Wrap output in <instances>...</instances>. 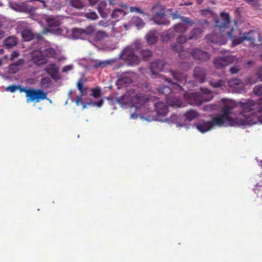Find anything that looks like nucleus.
<instances>
[{
    "instance_id": "obj_1",
    "label": "nucleus",
    "mask_w": 262,
    "mask_h": 262,
    "mask_svg": "<svg viewBox=\"0 0 262 262\" xmlns=\"http://www.w3.org/2000/svg\"><path fill=\"white\" fill-rule=\"evenodd\" d=\"M238 105L242 108V111L239 112L238 118H242L246 119L249 118L250 119L256 118L257 120L252 124H246V125H253L260 122L262 123V115L258 116L257 113H262V106L258 105L253 100L249 99L246 102H243L239 101Z\"/></svg>"
},
{
    "instance_id": "obj_2",
    "label": "nucleus",
    "mask_w": 262,
    "mask_h": 262,
    "mask_svg": "<svg viewBox=\"0 0 262 262\" xmlns=\"http://www.w3.org/2000/svg\"><path fill=\"white\" fill-rule=\"evenodd\" d=\"M230 23V19L229 17V14L226 12H222L221 13V18H216L215 20V26L217 28L218 31L221 32L225 31V29L228 28V25ZM216 29H215L216 30ZM206 39L208 41H210L213 43H219L220 45H223L225 43L223 35L221 33H216L215 32H212L211 33L208 34L206 36Z\"/></svg>"
},
{
    "instance_id": "obj_3",
    "label": "nucleus",
    "mask_w": 262,
    "mask_h": 262,
    "mask_svg": "<svg viewBox=\"0 0 262 262\" xmlns=\"http://www.w3.org/2000/svg\"><path fill=\"white\" fill-rule=\"evenodd\" d=\"M226 33L230 37L232 41V44L234 46L240 44L244 40H248L251 42V45L254 46H255L254 41L256 35H258L257 33L253 31L242 35L241 31L234 30L233 28L230 31H227Z\"/></svg>"
},
{
    "instance_id": "obj_4",
    "label": "nucleus",
    "mask_w": 262,
    "mask_h": 262,
    "mask_svg": "<svg viewBox=\"0 0 262 262\" xmlns=\"http://www.w3.org/2000/svg\"><path fill=\"white\" fill-rule=\"evenodd\" d=\"M234 107L233 106L225 105L222 110L223 113L222 115L227 119L228 124L229 125H245L246 124L254 123L257 120V119L255 117L251 119L249 118L244 119L242 118H238V117L235 119L232 118L230 115L232 114Z\"/></svg>"
},
{
    "instance_id": "obj_5",
    "label": "nucleus",
    "mask_w": 262,
    "mask_h": 262,
    "mask_svg": "<svg viewBox=\"0 0 262 262\" xmlns=\"http://www.w3.org/2000/svg\"><path fill=\"white\" fill-rule=\"evenodd\" d=\"M187 98L189 104L200 105L203 102L210 101L212 96L209 90L201 88V92L188 94Z\"/></svg>"
},
{
    "instance_id": "obj_6",
    "label": "nucleus",
    "mask_w": 262,
    "mask_h": 262,
    "mask_svg": "<svg viewBox=\"0 0 262 262\" xmlns=\"http://www.w3.org/2000/svg\"><path fill=\"white\" fill-rule=\"evenodd\" d=\"M153 14L152 19L156 24L168 25L170 21L166 17L165 7L159 4L155 5L152 8Z\"/></svg>"
},
{
    "instance_id": "obj_7",
    "label": "nucleus",
    "mask_w": 262,
    "mask_h": 262,
    "mask_svg": "<svg viewBox=\"0 0 262 262\" xmlns=\"http://www.w3.org/2000/svg\"><path fill=\"white\" fill-rule=\"evenodd\" d=\"M170 73L175 82L172 83L171 80L165 77L164 76H162L161 78H162L164 81L168 82L169 83H171V85L172 86V88L178 87L180 89H182V87L180 84H184L187 82V76L185 73L174 71H170Z\"/></svg>"
},
{
    "instance_id": "obj_8",
    "label": "nucleus",
    "mask_w": 262,
    "mask_h": 262,
    "mask_svg": "<svg viewBox=\"0 0 262 262\" xmlns=\"http://www.w3.org/2000/svg\"><path fill=\"white\" fill-rule=\"evenodd\" d=\"M47 94L43 90L36 89H29L28 91L26 102L29 103L31 102H39L47 99Z\"/></svg>"
},
{
    "instance_id": "obj_9",
    "label": "nucleus",
    "mask_w": 262,
    "mask_h": 262,
    "mask_svg": "<svg viewBox=\"0 0 262 262\" xmlns=\"http://www.w3.org/2000/svg\"><path fill=\"white\" fill-rule=\"evenodd\" d=\"M121 56L128 64L135 66L140 62L138 56L135 54L133 49L130 48L124 49Z\"/></svg>"
},
{
    "instance_id": "obj_10",
    "label": "nucleus",
    "mask_w": 262,
    "mask_h": 262,
    "mask_svg": "<svg viewBox=\"0 0 262 262\" xmlns=\"http://www.w3.org/2000/svg\"><path fill=\"white\" fill-rule=\"evenodd\" d=\"M149 97L142 93H138L132 95V105L136 107H140L149 101Z\"/></svg>"
},
{
    "instance_id": "obj_11",
    "label": "nucleus",
    "mask_w": 262,
    "mask_h": 262,
    "mask_svg": "<svg viewBox=\"0 0 262 262\" xmlns=\"http://www.w3.org/2000/svg\"><path fill=\"white\" fill-rule=\"evenodd\" d=\"M31 55L32 60L35 65L42 66L47 63V59L40 50L33 51Z\"/></svg>"
},
{
    "instance_id": "obj_12",
    "label": "nucleus",
    "mask_w": 262,
    "mask_h": 262,
    "mask_svg": "<svg viewBox=\"0 0 262 262\" xmlns=\"http://www.w3.org/2000/svg\"><path fill=\"white\" fill-rule=\"evenodd\" d=\"M234 60L235 57L234 56H226L215 58L214 60L213 63L216 68L222 69L229 63L233 62Z\"/></svg>"
},
{
    "instance_id": "obj_13",
    "label": "nucleus",
    "mask_w": 262,
    "mask_h": 262,
    "mask_svg": "<svg viewBox=\"0 0 262 262\" xmlns=\"http://www.w3.org/2000/svg\"><path fill=\"white\" fill-rule=\"evenodd\" d=\"M191 55L194 59L202 62L206 61L210 58V55L208 52L198 49H194L191 52Z\"/></svg>"
},
{
    "instance_id": "obj_14",
    "label": "nucleus",
    "mask_w": 262,
    "mask_h": 262,
    "mask_svg": "<svg viewBox=\"0 0 262 262\" xmlns=\"http://www.w3.org/2000/svg\"><path fill=\"white\" fill-rule=\"evenodd\" d=\"M133 82L132 77L126 73L122 74L116 82V85L118 89L126 87L127 84Z\"/></svg>"
},
{
    "instance_id": "obj_15",
    "label": "nucleus",
    "mask_w": 262,
    "mask_h": 262,
    "mask_svg": "<svg viewBox=\"0 0 262 262\" xmlns=\"http://www.w3.org/2000/svg\"><path fill=\"white\" fill-rule=\"evenodd\" d=\"M165 64V62L163 60H156L151 62L150 65V70L152 75H157L158 73L162 71Z\"/></svg>"
},
{
    "instance_id": "obj_16",
    "label": "nucleus",
    "mask_w": 262,
    "mask_h": 262,
    "mask_svg": "<svg viewBox=\"0 0 262 262\" xmlns=\"http://www.w3.org/2000/svg\"><path fill=\"white\" fill-rule=\"evenodd\" d=\"M44 71L49 74L51 77L54 80L59 79L58 74L59 71V67L54 63L48 64L44 69Z\"/></svg>"
},
{
    "instance_id": "obj_17",
    "label": "nucleus",
    "mask_w": 262,
    "mask_h": 262,
    "mask_svg": "<svg viewBox=\"0 0 262 262\" xmlns=\"http://www.w3.org/2000/svg\"><path fill=\"white\" fill-rule=\"evenodd\" d=\"M206 76V70L201 67H196L193 70V76L194 78L200 83L205 81Z\"/></svg>"
},
{
    "instance_id": "obj_18",
    "label": "nucleus",
    "mask_w": 262,
    "mask_h": 262,
    "mask_svg": "<svg viewBox=\"0 0 262 262\" xmlns=\"http://www.w3.org/2000/svg\"><path fill=\"white\" fill-rule=\"evenodd\" d=\"M154 105L155 111L159 116H165L168 112V106L164 102H158Z\"/></svg>"
},
{
    "instance_id": "obj_19",
    "label": "nucleus",
    "mask_w": 262,
    "mask_h": 262,
    "mask_svg": "<svg viewBox=\"0 0 262 262\" xmlns=\"http://www.w3.org/2000/svg\"><path fill=\"white\" fill-rule=\"evenodd\" d=\"M194 126L201 133H205L209 131L212 128V125L210 121H200L194 124Z\"/></svg>"
},
{
    "instance_id": "obj_20",
    "label": "nucleus",
    "mask_w": 262,
    "mask_h": 262,
    "mask_svg": "<svg viewBox=\"0 0 262 262\" xmlns=\"http://www.w3.org/2000/svg\"><path fill=\"white\" fill-rule=\"evenodd\" d=\"M166 102L169 105L173 107H180L182 106V102L181 99L178 97H173L172 95L166 97Z\"/></svg>"
},
{
    "instance_id": "obj_21",
    "label": "nucleus",
    "mask_w": 262,
    "mask_h": 262,
    "mask_svg": "<svg viewBox=\"0 0 262 262\" xmlns=\"http://www.w3.org/2000/svg\"><path fill=\"white\" fill-rule=\"evenodd\" d=\"M84 81L82 79H79L77 83V86L80 91V95L77 96L75 99V103L77 106L79 105L80 103L82 101V96L84 95V90L86 89H83Z\"/></svg>"
},
{
    "instance_id": "obj_22",
    "label": "nucleus",
    "mask_w": 262,
    "mask_h": 262,
    "mask_svg": "<svg viewBox=\"0 0 262 262\" xmlns=\"http://www.w3.org/2000/svg\"><path fill=\"white\" fill-rule=\"evenodd\" d=\"M210 121L212 125V127L214 126H222L224 125L225 123H228L227 119L222 115L213 117Z\"/></svg>"
},
{
    "instance_id": "obj_23",
    "label": "nucleus",
    "mask_w": 262,
    "mask_h": 262,
    "mask_svg": "<svg viewBox=\"0 0 262 262\" xmlns=\"http://www.w3.org/2000/svg\"><path fill=\"white\" fill-rule=\"evenodd\" d=\"M132 95L125 94L116 98L118 103L122 105H132Z\"/></svg>"
},
{
    "instance_id": "obj_24",
    "label": "nucleus",
    "mask_w": 262,
    "mask_h": 262,
    "mask_svg": "<svg viewBox=\"0 0 262 262\" xmlns=\"http://www.w3.org/2000/svg\"><path fill=\"white\" fill-rule=\"evenodd\" d=\"M45 20L48 23L49 27H56L60 26V21L56 17L52 15H47L45 16Z\"/></svg>"
},
{
    "instance_id": "obj_25",
    "label": "nucleus",
    "mask_w": 262,
    "mask_h": 262,
    "mask_svg": "<svg viewBox=\"0 0 262 262\" xmlns=\"http://www.w3.org/2000/svg\"><path fill=\"white\" fill-rule=\"evenodd\" d=\"M203 31L204 30L203 29L201 28H197L193 29L191 31L190 34L187 39H196L201 37Z\"/></svg>"
},
{
    "instance_id": "obj_26",
    "label": "nucleus",
    "mask_w": 262,
    "mask_h": 262,
    "mask_svg": "<svg viewBox=\"0 0 262 262\" xmlns=\"http://www.w3.org/2000/svg\"><path fill=\"white\" fill-rule=\"evenodd\" d=\"M227 81L223 79H220L218 81H215L214 80H211L209 81V84L215 88H221L222 90H224L226 88Z\"/></svg>"
},
{
    "instance_id": "obj_27",
    "label": "nucleus",
    "mask_w": 262,
    "mask_h": 262,
    "mask_svg": "<svg viewBox=\"0 0 262 262\" xmlns=\"http://www.w3.org/2000/svg\"><path fill=\"white\" fill-rule=\"evenodd\" d=\"M17 42L18 40L16 37L14 36H9L5 39L4 41V45L7 48L10 49L16 46Z\"/></svg>"
},
{
    "instance_id": "obj_28",
    "label": "nucleus",
    "mask_w": 262,
    "mask_h": 262,
    "mask_svg": "<svg viewBox=\"0 0 262 262\" xmlns=\"http://www.w3.org/2000/svg\"><path fill=\"white\" fill-rule=\"evenodd\" d=\"M147 42L150 45L156 43L158 40V37L155 31H150L146 36Z\"/></svg>"
},
{
    "instance_id": "obj_29",
    "label": "nucleus",
    "mask_w": 262,
    "mask_h": 262,
    "mask_svg": "<svg viewBox=\"0 0 262 262\" xmlns=\"http://www.w3.org/2000/svg\"><path fill=\"white\" fill-rule=\"evenodd\" d=\"M69 5L77 9H82L84 6V2L82 0H68Z\"/></svg>"
},
{
    "instance_id": "obj_30",
    "label": "nucleus",
    "mask_w": 262,
    "mask_h": 262,
    "mask_svg": "<svg viewBox=\"0 0 262 262\" xmlns=\"http://www.w3.org/2000/svg\"><path fill=\"white\" fill-rule=\"evenodd\" d=\"M198 116V113L194 110H189L184 114V117H185V120L189 121L193 120Z\"/></svg>"
},
{
    "instance_id": "obj_31",
    "label": "nucleus",
    "mask_w": 262,
    "mask_h": 262,
    "mask_svg": "<svg viewBox=\"0 0 262 262\" xmlns=\"http://www.w3.org/2000/svg\"><path fill=\"white\" fill-rule=\"evenodd\" d=\"M21 35L24 39L26 41H30L35 37V35L33 33L32 31L29 29L24 30L21 32Z\"/></svg>"
},
{
    "instance_id": "obj_32",
    "label": "nucleus",
    "mask_w": 262,
    "mask_h": 262,
    "mask_svg": "<svg viewBox=\"0 0 262 262\" xmlns=\"http://www.w3.org/2000/svg\"><path fill=\"white\" fill-rule=\"evenodd\" d=\"M125 15L126 13L122 9H116L113 11L112 14V17L113 18L119 19L120 18H122Z\"/></svg>"
},
{
    "instance_id": "obj_33",
    "label": "nucleus",
    "mask_w": 262,
    "mask_h": 262,
    "mask_svg": "<svg viewBox=\"0 0 262 262\" xmlns=\"http://www.w3.org/2000/svg\"><path fill=\"white\" fill-rule=\"evenodd\" d=\"M159 91L161 94H164L165 95L166 98L167 97H169V94L172 95V91L171 90V88L169 86H162L159 88Z\"/></svg>"
},
{
    "instance_id": "obj_34",
    "label": "nucleus",
    "mask_w": 262,
    "mask_h": 262,
    "mask_svg": "<svg viewBox=\"0 0 262 262\" xmlns=\"http://www.w3.org/2000/svg\"><path fill=\"white\" fill-rule=\"evenodd\" d=\"M84 33L82 29H74L72 31V36L76 39L82 38Z\"/></svg>"
},
{
    "instance_id": "obj_35",
    "label": "nucleus",
    "mask_w": 262,
    "mask_h": 262,
    "mask_svg": "<svg viewBox=\"0 0 262 262\" xmlns=\"http://www.w3.org/2000/svg\"><path fill=\"white\" fill-rule=\"evenodd\" d=\"M173 29H169L164 34L162 35V40L163 41H167L169 39L172 38L174 37Z\"/></svg>"
},
{
    "instance_id": "obj_36",
    "label": "nucleus",
    "mask_w": 262,
    "mask_h": 262,
    "mask_svg": "<svg viewBox=\"0 0 262 262\" xmlns=\"http://www.w3.org/2000/svg\"><path fill=\"white\" fill-rule=\"evenodd\" d=\"M91 92L92 93L90 95L94 98L97 99L101 96V89L99 86L91 89Z\"/></svg>"
},
{
    "instance_id": "obj_37",
    "label": "nucleus",
    "mask_w": 262,
    "mask_h": 262,
    "mask_svg": "<svg viewBox=\"0 0 262 262\" xmlns=\"http://www.w3.org/2000/svg\"><path fill=\"white\" fill-rule=\"evenodd\" d=\"M173 29L175 32L183 33L186 31L187 27L181 23H179L173 26Z\"/></svg>"
},
{
    "instance_id": "obj_38",
    "label": "nucleus",
    "mask_w": 262,
    "mask_h": 262,
    "mask_svg": "<svg viewBox=\"0 0 262 262\" xmlns=\"http://www.w3.org/2000/svg\"><path fill=\"white\" fill-rule=\"evenodd\" d=\"M44 56L46 57L54 58L56 56L55 50L52 48H48L45 50Z\"/></svg>"
},
{
    "instance_id": "obj_39",
    "label": "nucleus",
    "mask_w": 262,
    "mask_h": 262,
    "mask_svg": "<svg viewBox=\"0 0 262 262\" xmlns=\"http://www.w3.org/2000/svg\"><path fill=\"white\" fill-rule=\"evenodd\" d=\"M141 55L144 60H148L152 56V52L149 50H144L141 51Z\"/></svg>"
},
{
    "instance_id": "obj_40",
    "label": "nucleus",
    "mask_w": 262,
    "mask_h": 262,
    "mask_svg": "<svg viewBox=\"0 0 262 262\" xmlns=\"http://www.w3.org/2000/svg\"><path fill=\"white\" fill-rule=\"evenodd\" d=\"M172 49L174 51L179 53L180 56H182L183 55V52H184V50L182 45L174 43L172 45Z\"/></svg>"
},
{
    "instance_id": "obj_41",
    "label": "nucleus",
    "mask_w": 262,
    "mask_h": 262,
    "mask_svg": "<svg viewBox=\"0 0 262 262\" xmlns=\"http://www.w3.org/2000/svg\"><path fill=\"white\" fill-rule=\"evenodd\" d=\"M51 82V80L50 79V78L48 77H45L41 79L40 84L41 86H42V88H47L49 86Z\"/></svg>"
},
{
    "instance_id": "obj_42",
    "label": "nucleus",
    "mask_w": 262,
    "mask_h": 262,
    "mask_svg": "<svg viewBox=\"0 0 262 262\" xmlns=\"http://www.w3.org/2000/svg\"><path fill=\"white\" fill-rule=\"evenodd\" d=\"M241 83L242 81L238 79H231L228 81H227V84H228L229 86L231 88H235V86L239 85Z\"/></svg>"
},
{
    "instance_id": "obj_43",
    "label": "nucleus",
    "mask_w": 262,
    "mask_h": 262,
    "mask_svg": "<svg viewBox=\"0 0 262 262\" xmlns=\"http://www.w3.org/2000/svg\"><path fill=\"white\" fill-rule=\"evenodd\" d=\"M133 21L136 26L138 27H143L144 25L143 20L138 16H135L133 18Z\"/></svg>"
},
{
    "instance_id": "obj_44",
    "label": "nucleus",
    "mask_w": 262,
    "mask_h": 262,
    "mask_svg": "<svg viewBox=\"0 0 262 262\" xmlns=\"http://www.w3.org/2000/svg\"><path fill=\"white\" fill-rule=\"evenodd\" d=\"M84 16L90 20H96L98 18V15L95 12L85 13Z\"/></svg>"
},
{
    "instance_id": "obj_45",
    "label": "nucleus",
    "mask_w": 262,
    "mask_h": 262,
    "mask_svg": "<svg viewBox=\"0 0 262 262\" xmlns=\"http://www.w3.org/2000/svg\"><path fill=\"white\" fill-rule=\"evenodd\" d=\"M84 35H92L95 33V27L92 25L87 26L83 29Z\"/></svg>"
},
{
    "instance_id": "obj_46",
    "label": "nucleus",
    "mask_w": 262,
    "mask_h": 262,
    "mask_svg": "<svg viewBox=\"0 0 262 262\" xmlns=\"http://www.w3.org/2000/svg\"><path fill=\"white\" fill-rule=\"evenodd\" d=\"M253 92L256 96H262V85L259 84L256 85L253 90Z\"/></svg>"
},
{
    "instance_id": "obj_47",
    "label": "nucleus",
    "mask_w": 262,
    "mask_h": 262,
    "mask_svg": "<svg viewBox=\"0 0 262 262\" xmlns=\"http://www.w3.org/2000/svg\"><path fill=\"white\" fill-rule=\"evenodd\" d=\"M107 36V34L102 31H99L95 34V38L98 40H100Z\"/></svg>"
},
{
    "instance_id": "obj_48",
    "label": "nucleus",
    "mask_w": 262,
    "mask_h": 262,
    "mask_svg": "<svg viewBox=\"0 0 262 262\" xmlns=\"http://www.w3.org/2000/svg\"><path fill=\"white\" fill-rule=\"evenodd\" d=\"M257 81V78L255 75L249 76L246 79V83L250 85L255 83Z\"/></svg>"
},
{
    "instance_id": "obj_49",
    "label": "nucleus",
    "mask_w": 262,
    "mask_h": 262,
    "mask_svg": "<svg viewBox=\"0 0 262 262\" xmlns=\"http://www.w3.org/2000/svg\"><path fill=\"white\" fill-rule=\"evenodd\" d=\"M252 7H257L260 6L259 0H244Z\"/></svg>"
},
{
    "instance_id": "obj_50",
    "label": "nucleus",
    "mask_w": 262,
    "mask_h": 262,
    "mask_svg": "<svg viewBox=\"0 0 262 262\" xmlns=\"http://www.w3.org/2000/svg\"><path fill=\"white\" fill-rule=\"evenodd\" d=\"M88 105H92L94 106H96L98 107H101L103 104V100L102 99L99 100L97 102H92L90 101L87 102Z\"/></svg>"
},
{
    "instance_id": "obj_51",
    "label": "nucleus",
    "mask_w": 262,
    "mask_h": 262,
    "mask_svg": "<svg viewBox=\"0 0 262 262\" xmlns=\"http://www.w3.org/2000/svg\"><path fill=\"white\" fill-rule=\"evenodd\" d=\"M187 40V38L183 35L179 36L176 39V42L178 44L182 45Z\"/></svg>"
},
{
    "instance_id": "obj_52",
    "label": "nucleus",
    "mask_w": 262,
    "mask_h": 262,
    "mask_svg": "<svg viewBox=\"0 0 262 262\" xmlns=\"http://www.w3.org/2000/svg\"><path fill=\"white\" fill-rule=\"evenodd\" d=\"M109 63H110L109 61H98V62H95V64L94 67L95 68H98V67H104Z\"/></svg>"
},
{
    "instance_id": "obj_53",
    "label": "nucleus",
    "mask_w": 262,
    "mask_h": 262,
    "mask_svg": "<svg viewBox=\"0 0 262 262\" xmlns=\"http://www.w3.org/2000/svg\"><path fill=\"white\" fill-rule=\"evenodd\" d=\"M129 10L131 12H135L138 13L144 14L143 10L140 9L138 7H129Z\"/></svg>"
},
{
    "instance_id": "obj_54",
    "label": "nucleus",
    "mask_w": 262,
    "mask_h": 262,
    "mask_svg": "<svg viewBox=\"0 0 262 262\" xmlns=\"http://www.w3.org/2000/svg\"><path fill=\"white\" fill-rule=\"evenodd\" d=\"M97 10L102 17L105 18L107 16V14L104 12L103 9L101 7L100 5L98 6Z\"/></svg>"
},
{
    "instance_id": "obj_55",
    "label": "nucleus",
    "mask_w": 262,
    "mask_h": 262,
    "mask_svg": "<svg viewBox=\"0 0 262 262\" xmlns=\"http://www.w3.org/2000/svg\"><path fill=\"white\" fill-rule=\"evenodd\" d=\"M18 85H11L6 88L7 91H10L12 93L15 92L17 90Z\"/></svg>"
},
{
    "instance_id": "obj_56",
    "label": "nucleus",
    "mask_w": 262,
    "mask_h": 262,
    "mask_svg": "<svg viewBox=\"0 0 262 262\" xmlns=\"http://www.w3.org/2000/svg\"><path fill=\"white\" fill-rule=\"evenodd\" d=\"M17 90L19 91L20 93H25L26 97L27 96L28 91H29V89H27L26 88L22 87L21 86L18 85Z\"/></svg>"
},
{
    "instance_id": "obj_57",
    "label": "nucleus",
    "mask_w": 262,
    "mask_h": 262,
    "mask_svg": "<svg viewBox=\"0 0 262 262\" xmlns=\"http://www.w3.org/2000/svg\"><path fill=\"white\" fill-rule=\"evenodd\" d=\"M177 119V116L176 115L173 114L169 118H166V121L167 122H171V123H174Z\"/></svg>"
},
{
    "instance_id": "obj_58",
    "label": "nucleus",
    "mask_w": 262,
    "mask_h": 262,
    "mask_svg": "<svg viewBox=\"0 0 262 262\" xmlns=\"http://www.w3.org/2000/svg\"><path fill=\"white\" fill-rule=\"evenodd\" d=\"M181 19L182 21L185 23L189 24L190 25H192L193 24V21L188 17L182 16L181 17Z\"/></svg>"
},
{
    "instance_id": "obj_59",
    "label": "nucleus",
    "mask_w": 262,
    "mask_h": 262,
    "mask_svg": "<svg viewBox=\"0 0 262 262\" xmlns=\"http://www.w3.org/2000/svg\"><path fill=\"white\" fill-rule=\"evenodd\" d=\"M73 66L72 65H68V66H64L62 70V72L63 73H66V72H67L69 71H71L73 69Z\"/></svg>"
},
{
    "instance_id": "obj_60",
    "label": "nucleus",
    "mask_w": 262,
    "mask_h": 262,
    "mask_svg": "<svg viewBox=\"0 0 262 262\" xmlns=\"http://www.w3.org/2000/svg\"><path fill=\"white\" fill-rule=\"evenodd\" d=\"M240 70L238 67H233L230 69V71L232 74H236Z\"/></svg>"
},
{
    "instance_id": "obj_61",
    "label": "nucleus",
    "mask_w": 262,
    "mask_h": 262,
    "mask_svg": "<svg viewBox=\"0 0 262 262\" xmlns=\"http://www.w3.org/2000/svg\"><path fill=\"white\" fill-rule=\"evenodd\" d=\"M257 75L259 80L262 81V67L257 70Z\"/></svg>"
},
{
    "instance_id": "obj_62",
    "label": "nucleus",
    "mask_w": 262,
    "mask_h": 262,
    "mask_svg": "<svg viewBox=\"0 0 262 262\" xmlns=\"http://www.w3.org/2000/svg\"><path fill=\"white\" fill-rule=\"evenodd\" d=\"M171 15L172 16L173 19H174L180 17L179 13L177 11H175V12H173L171 14Z\"/></svg>"
},
{
    "instance_id": "obj_63",
    "label": "nucleus",
    "mask_w": 262,
    "mask_h": 262,
    "mask_svg": "<svg viewBox=\"0 0 262 262\" xmlns=\"http://www.w3.org/2000/svg\"><path fill=\"white\" fill-rule=\"evenodd\" d=\"M5 31L1 28L0 29V39L3 38L5 36Z\"/></svg>"
},
{
    "instance_id": "obj_64",
    "label": "nucleus",
    "mask_w": 262,
    "mask_h": 262,
    "mask_svg": "<svg viewBox=\"0 0 262 262\" xmlns=\"http://www.w3.org/2000/svg\"><path fill=\"white\" fill-rule=\"evenodd\" d=\"M99 25L100 26H103V27H107V23L104 22V21H100L99 23Z\"/></svg>"
}]
</instances>
